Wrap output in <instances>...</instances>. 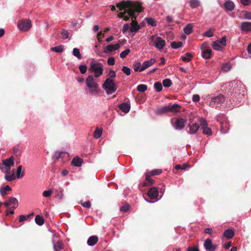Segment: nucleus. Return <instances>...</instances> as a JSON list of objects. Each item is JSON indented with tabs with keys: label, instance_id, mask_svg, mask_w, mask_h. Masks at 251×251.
Masks as SVG:
<instances>
[{
	"label": "nucleus",
	"instance_id": "obj_1",
	"mask_svg": "<svg viewBox=\"0 0 251 251\" xmlns=\"http://www.w3.org/2000/svg\"><path fill=\"white\" fill-rule=\"evenodd\" d=\"M117 7L121 11L118 13V17L126 21L131 18L133 24L130 26V31L134 34L136 33L140 28V26L135 21V13H140L142 10L140 3L129 1H122L117 4Z\"/></svg>",
	"mask_w": 251,
	"mask_h": 251
},
{
	"label": "nucleus",
	"instance_id": "obj_2",
	"mask_svg": "<svg viewBox=\"0 0 251 251\" xmlns=\"http://www.w3.org/2000/svg\"><path fill=\"white\" fill-rule=\"evenodd\" d=\"M228 88V91L226 93L225 97L222 95H219L217 96L212 98L210 101L211 106L217 107L218 105L222 103L225 100L227 102L229 101V103H233L234 105H239V103L237 102V100H241L245 95V88L241 85H237V87L232 88Z\"/></svg>",
	"mask_w": 251,
	"mask_h": 251
},
{
	"label": "nucleus",
	"instance_id": "obj_3",
	"mask_svg": "<svg viewBox=\"0 0 251 251\" xmlns=\"http://www.w3.org/2000/svg\"><path fill=\"white\" fill-rule=\"evenodd\" d=\"M96 78L92 75H89L85 79L86 87L88 92L91 95H96L99 93V84Z\"/></svg>",
	"mask_w": 251,
	"mask_h": 251
},
{
	"label": "nucleus",
	"instance_id": "obj_4",
	"mask_svg": "<svg viewBox=\"0 0 251 251\" xmlns=\"http://www.w3.org/2000/svg\"><path fill=\"white\" fill-rule=\"evenodd\" d=\"M89 71L93 74L92 75L94 78H99L103 74V65L101 63L96 61H92L90 62Z\"/></svg>",
	"mask_w": 251,
	"mask_h": 251
},
{
	"label": "nucleus",
	"instance_id": "obj_5",
	"mask_svg": "<svg viewBox=\"0 0 251 251\" xmlns=\"http://www.w3.org/2000/svg\"><path fill=\"white\" fill-rule=\"evenodd\" d=\"M150 45L155 47L157 50H162L165 46L166 42L161 37L156 36H151L150 38Z\"/></svg>",
	"mask_w": 251,
	"mask_h": 251
},
{
	"label": "nucleus",
	"instance_id": "obj_6",
	"mask_svg": "<svg viewBox=\"0 0 251 251\" xmlns=\"http://www.w3.org/2000/svg\"><path fill=\"white\" fill-rule=\"evenodd\" d=\"M102 88L108 95L112 94L117 90L114 82L109 78H107L102 85Z\"/></svg>",
	"mask_w": 251,
	"mask_h": 251
},
{
	"label": "nucleus",
	"instance_id": "obj_7",
	"mask_svg": "<svg viewBox=\"0 0 251 251\" xmlns=\"http://www.w3.org/2000/svg\"><path fill=\"white\" fill-rule=\"evenodd\" d=\"M216 120L221 125V131L222 133H226L229 130V124L227 122L226 116L222 114L218 115L216 117Z\"/></svg>",
	"mask_w": 251,
	"mask_h": 251
},
{
	"label": "nucleus",
	"instance_id": "obj_8",
	"mask_svg": "<svg viewBox=\"0 0 251 251\" xmlns=\"http://www.w3.org/2000/svg\"><path fill=\"white\" fill-rule=\"evenodd\" d=\"M199 122L202 129V133L208 136L212 134V132L210 127L208 126L207 122L204 118H201L199 120Z\"/></svg>",
	"mask_w": 251,
	"mask_h": 251
},
{
	"label": "nucleus",
	"instance_id": "obj_9",
	"mask_svg": "<svg viewBox=\"0 0 251 251\" xmlns=\"http://www.w3.org/2000/svg\"><path fill=\"white\" fill-rule=\"evenodd\" d=\"M3 172L4 174V178L7 181H11L16 179L15 170H11L10 167L4 168Z\"/></svg>",
	"mask_w": 251,
	"mask_h": 251
},
{
	"label": "nucleus",
	"instance_id": "obj_10",
	"mask_svg": "<svg viewBox=\"0 0 251 251\" xmlns=\"http://www.w3.org/2000/svg\"><path fill=\"white\" fill-rule=\"evenodd\" d=\"M120 48V44L117 43L116 44H110L103 48V52L107 54L112 55L114 54V51L118 50Z\"/></svg>",
	"mask_w": 251,
	"mask_h": 251
},
{
	"label": "nucleus",
	"instance_id": "obj_11",
	"mask_svg": "<svg viewBox=\"0 0 251 251\" xmlns=\"http://www.w3.org/2000/svg\"><path fill=\"white\" fill-rule=\"evenodd\" d=\"M32 24L30 20H21L18 24L19 29L22 31H26L29 30L31 27Z\"/></svg>",
	"mask_w": 251,
	"mask_h": 251
},
{
	"label": "nucleus",
	"instance_id": "obj_12",
	"mask_svg": "<svg viewBox=\"0 0 251 251\" xmlns=\"http://www.w3.org/2000/svg\"><path fill=\"white\" fill-rule=\"evenodd\" d=\"M3 204L6 207L11 206V207L12 208V209L10 211V214H13L14 213V209L18 205V201L14 197H11L9 198L8 201H5L3 203Z\"/></svg>",
	"mask_w": 251,
	"mask_h": 251
},
{
	"label": "nucleus",
	"instance_id": "obj_13",
	"mask_svg": "<svg viewBox=\"0 0 251 251\" xmlns=\"http://www.w3.org/2000/svg\"><path fill=\"white\" fill-rule=\"evenodd\" d=\"M172 123L173 126L176 130L182 129L185 125L186 121L182 118H178L175 120H172Z\"/></svg>",
	"mask_w": 251,
	"mask_h": 251
},
{
	"label": "nucleus",
	"instance_id": "obj_14",
	"mask_svg": "<svg viewBox=\"0 0 251 251\" xmlns=\"http://www.w3.org/2000/svg\"><path fill=\"white\" fill-rule=\"evenodd\" d=\"M188 127L189 128L188 133L190 134H194L197 132L200 128V126L196 123L190 122Z\"/></svg>",
	"mask_w": 251,
	"mask_h": 251
},
{
	"label": "nucleus",
	"instance_id": "obj_15",
	"mask_svg": "<svg viewBox=\"0 0 251 251\" xmlns=\"http://www.w3.org/2000/svg\"><path fill=\"white\" fill-rule=\"evenodd\" d=\"M204 247L208 251H214L217 247L216 245L212 244V241L210 239H206L205 240Z\"/></svg>",
	"mask_w": 251,
	"mask_h": 251
},
{
	"label": "nucleus",
	"instance_id": "obj_16",
	"mask_svg": "<svg viewBox=\"0 0 251 251\" xmlns=\"http://www.w3.org/2000/svg\"><path fill=\"white\" fill-rule=\"evenodd\" d=\"M148 196L151 200H156L158 196V191L156 188L152 187L148 192Z\"/></svg>",
	"mask_w": 251,
	"mask_h": 251
},
{
	"label": "nucleus",
	"instance_id": "obj_17",
	"mask_svg": "<svg viewBox=\"0 0 251 251\" xmlns=\"http://www.w3.org/2000/svg\"><path fill=\"white\" fill-rule=\"evenodd\" d=\"M2 164L5 166L4 168L11 167L14 166V157L11 156L9 158L2 161Z\"/></svg>",
	"mask_w": 251,
	"mask_h": 251
},
{
	"label": "nucleus",
	"instance_id": "obj_18",
	"mask_svg": "<svg viewBox=\"0 0 251 251\" xmlns=\"http://www.w3.org/2000/svg\"><path fill=\"white\" fill-rule=\"evenodd\" d=\"M156 61L154 58L151 59L148 61H146L142 64V70H145L149 67L152 66Z\"/></svg>",
	"mask_w": 251,
	"mask_h": 251
},
{
	"label": "nucleus",
	"instance_id": "obj_19",
	"mask_svg": "<svg viewBox=\"0 0 251 251\" xmlns=\"http://www.w3.org/2000/svg\"><path fill=\"white\" fill-rule=\"evenodd\" d=\"M224 6L226 10L231 11L235 8V4L233 1L228 0L225 2Z\"/></svg>",
	"mask_w": 251,
	"mask_h": 251
},
{
	"label": "nucleus",
	"instance_id": "obj_20",
	"mask_svg": "<svg viewBox=\"0 0 251 251\" xmlns=\"http://www.w3.org/2000/svg\"><path fill=\"white\" fill-rule=\"evenodd\" d=\"M241 29L242 31H251V22H245L242 23Z\"/></svg>",
	"mask_w": 251,
	"mask_h": 251
},
{
	"label": "nucleus",
	"instance_id": "obj_21",
	"mask_svg": "<svg viewBox=\"0 0 251 251\" xmlns=\"http://www.w3.org/2000/svg\"><path fill=\"white\" fill-rule=\"evenodd\" d=\"M99 239L97 236L93 235L90 236L87 240V244L89 246H94L98 241Z\"/></svg>",
	"mask_w": 251,
	"mask_h": 251
},
{
	"label": "nucleus",
	"instance_id": "obj_22",
	"mask_svg": "<svg viewBox=\"0 0 251 251\" xmlns=\"http://www.w3.org/2000/svg\"><path fill=\"white\" fill-rule=\"evenodd\" d=\"M120 109L124 113H128L130 109V105L127 103H122L119 106Z\"/></svg>",
	"mask_w": 251,
	"mask_h": 251
},
{
	"label": "nucleus",
	"instance_id": "obj_23",
	"mask_svg": "<svg viewBox=\"0 0 251 251\" xmlns=\"http://www.w3.org/2000/svg\"><path fill=\"white\" fill-rule=\"evenodd\" d=\"M169 108V111L173 112V113H177L179 111L180 106L176 103H174L173 105L169 104L168 105Z\"/></svg>",
	"mask_w": 251,
	"mask_h": 251
},
{
	"label": "nucleus",
	"instance_id": "obj_24",
	"mask_svg": "<svg viewBox=\"0 0 251 251\" xmlns=\"http://www.w3.org/2000/svg\"><path fill=\"white\" fill-rule=\"evenodd\" d=\"M212 53V50L209 49H203L202 51V57L203 58L208 59L210 58Z\"/></svg>",
	"mask_w": 251,
	"mask_h": 251
},
{
	"label": "nucleus",
	"instance_id": "obj_25",
	"mask_svg": "<svg viewBox=\"0 0 251 251\" xmlns=\"http://www.w3.org/2000/svg\"><path fill=\"white\" fill-rule=\"evenodd\" d=\"M82 162L83 160L81 158L76 156L73 159L72 163L74 166L80 167L81 166Z\"/></svg>",
	"mask_w": 251,
	"mask_h": 251
},
{
	"label": "nucleus",
	"instance_id": "obj_26",
	"mask_svg": "<svg viewBox=\"0 0 251 251\" xmlns=\"http://www.w3.org/2000/svg\"><path fill=\"white\" fill-rule=\"evenodd\" d=\"M24 176V172L23 170V166L22 165L19 166L16 170V178L19 179L23 177Z\"/></svg>",
	"mask_w": 251,
	"mask_h": 251
},
{
	"label": "nucleus",
	"instance_id": "obj_27",
	"mask_svg": "<svg viewBox=\"0 0 251 251\" xmlns=\"http://www.w3.org/2000/svg\"><path fill=\"white\" fill-rule=\"evenodd\" d=\"M169 108L168 107V105L165 106L164 107L157 109L155 111V113L157 115H160L167 113L169 112Z\"/></svg>",
	"mask_w": 251,
	"mask_h": 251
},
{
	"label": "nucleus",
	"instance_id": "obj_28",
	"mask_svg": "<svg viewBox=\"0 0 251 251\" xmlns=\"http://www.w3.org/2000/svg\"><path fill=\"white\" fill-rule=\"evenodd\" d=\"M64 244L62 241H58L56 243H53V249L54 251H59L60 250L63 249Z\"/></svg>",
	"mask_w": 251,
	"mask_h": 251
},
{
	"label": "nucleus",
	"instance_id": "obj_29",
	"mask_svg": "<svg viewBox=\"0 0 251 251\" xmlns=\"http://www.w3.org/2000/svg\"><path fill=\"white\" fill-rule=\"evenodd\" d=\"M223 235L227 239H231L234 235V232L231 229H226Z\"/></svg>",
	"mask_w": 251,
	"mask_h": 251
},
{
	"label": "nucleus",
	"instance_id": "obj_30",
	"mask_svg": "<svg viewBox=\"0 0 251 251\" xmlns=\"http://www.w3.org/2000/svg\"><path fill=\"white\" fill-rule=\"evenodd\" d=\"M212 46L213 48L218 51H222L223 50V46H222L219 42L214 41L212 43Z\"/></svg>",
	"mask_w": 251,
	"mask_h": 251
},
{
	"label": "nucleus",
	"instance_id": "obj_31",
	"mask_svg": "<svg viewBox=\"0 0 251 251\" xmlns=\"http://www.w3.org/2000/svg\"><path fill=\"white\" fill-rule=\"evenodd\" d=\"M193 25L192 24L187 25L183 28V31L186 34L189 35L192 32Z\"/></svg>",
	"mask_w": 251,
	"mask_h": 251
},
{
	"label": "nucleus",
	"instance_id": "obj_32",
	"mask_svg": "<svg viewBox=\"0 0 251 251\" xmlns=\"http://www.w3.org/2000/svg\"><path fill=\"white\" fill-rule=\"evenodd\" d=\"M35 222L37 225L42 226L44 223V220L42 217L38 215L35 218Z\"/></svg>",
	"mask_w": 251,
	"mask_h": 251
},
{
	"label": "nucleus",
	"instance_id": "obj_33",
	"mask_svg": "<svg viewBox=\"0 0 251 251\" xmlns=\"http://www.w3.org/2000/svg\"><path fill=\"white\" fill-rule=\"evenodd\" d=\"M11 189L9 185H6L4 187H1L0 188V193L3 196L7 194V192L10 191Z\"/></svg>",
	"mask_w": 251,
	"mask_h": 251
},
{
	"label": "nucleus",
	"instance_id": "obj_34",
	"mask_svg": "<svg viewBox=\"0 0 251 251\" xmlns=\"http://www.w3.org/2000/svg\"><path fill=\"white\" fill-rule=\"evenodd\" d=\"M189 3L192 8H197L200 4V1L199 0H190Z\"/></svg>",
	"mask_w": 251,
	"mask_h": 251
},
{
	"label": "nucleus",
	"instance_id": "obj_35",
	"mask_svg": "<svg viewBox=\"0 0 251 251\" xmlns=\"http://www.w3.org/2000/svg\"><path fill=\"white\" fill-rule=\"evenodd\" d=\"M64 50V47L63 45H59L58 46L54 47L51 48V50L53 51L60 53L62 52Z\"/></svg>",
	"mask_w": 251,
	"mask_h": 251
},
{
	"label": "nucleus",
	"instance_id": "obj_36",
	"mask_svg": "<svg viewBox=\"0 0 251 251\" xmlns=\"http://www.w3.org/2000/svg\"><path fill=\"white\" fill-rule=\"evenodd\" d=\"M146 21L149 25L152 26H155L157 25L156 22L152 18H146Z\"/></svg>",
	"mask_w": 251,
	"mask_h": 251
},
{
	"label": "nucleus",
	"instance_id": "obj_37",
	"mask_svg": "<svg viewBox=\"0 0 251 251\" xmlns=\"http://www.w3.org/2000/svg\"><path fill=\"white\" fill-rule=\"evenodd\" d=\"M73 54L78 59H80L82 57L79 50L77 48H74L73 49Z\"/></svg>",
	"mask_w": 251,
	"mask_h": 251
},
{
	"label": "nucleus",
	"instance_id": "obj_38",
	"mask_svg": "<svg viewBox=\"0 0 251 251\" xmlns=\"http://www.w3.org/2000/svg\"><path fill=\"white\" fill-rule=\"evenodd\" d=\"M192 57V54L189 52H187L185 54V56L181 57V59L184 62H189L191 60Z\"/></svg>",
	"mask_w": 251,
	"mask_h": 251
},
{
	"label": "nucleus",
	"instance_id": "obj_39",
	"mask_svg": "<svg viewBox=\"0 0 251 251\" xmlns=\"http://www.w3.org/2000/svg\"><path fill=\"white\" fill-rule=\"evenodd\" d=\"M182 46V43L181 42H173L171 44V46L173 49H177L180 47H181Z\"/></svg>",
	"mask_w": 251,
	"mask_h": 251
},
{
	"label": "nucleus",
	"instance_id": "obj_40",
	"mask_svg": "<svg viewBox=\"0 0 251 251\" xmlns=\"http://www.w3.org/2000/svg\"><path fill=\"white\" fill-rule=\"evenodd\" d=\"M102 130L97 128L94 133V137L96 139H98L100 137L102 134Z\"/></svg>",
	"mask_w": 251,
	"mask_h": 251
},
{
	"label": "nucleus",
	"instance_id": "obj_41",
	"mask_svg": "<svg viewBox=\"0 0 251 251\" xmlns=\"http://www.w3.org/2000/svg\"><path fill=\"white\" fill-rule=\"evenodd\" d=\"M154 88L157 92H160L162 90V84L160 82H155Z\"/></svg>",
	"mask_w": 251,
	"mask_h": 251
},
{
	"label": "nucleus",
	"instance_id": "obj_42",
	"mask_svg": "<svg viewBox=\"0 0 251 251\" xmlns=\"http://www.w3.org/2000/svg\"><path fill=\"white\" fill-rule=\"evenodd\" d=\"M147 89V86L145 84H139L137 87V90L140 92H144Z\"/></svg>",
	"mask_w": 251,
	"mask_h": 251
},
{
	"label": "nucleus",
	"instance_id": "obj_43",
	"mask_svg": "<svg viewBox=\"0 0 251 251\" xmlns=\"http://www.w3.org/2000/svg\"><path fill=\"white\" fill-rule=\"evenodd\" d=\"M162 84L164 87L169 88L171 86L172 83L170 79H165L163 80Z\"/></svg>",
	"mask_w": 251,
	"mask_h": 251
},
{
	"label": "nucleus",
	"instance_id": "obj_44",
	"mask_svg": "<svg viewBox=\"0 0 251 251\" xmlns=\"http://www.w3.org/2000/svg\"><path fill=\"white\" fill-rule=\"evenodd\" d=\"M130 51V50L128 49L125 50L121 52L120 54V57L122 59L125 58L129 53Z\"/></svg>",
	"mask_w": 251,
	"mask_h": 251
},
{
	"label": "nucleus",
	"instance_id": "obj_45",
	"mask_svg": "<svg viewBox=\"0 0 251 251\" xmlns=\"http://www.w3.org/2000/svg\"><path fill=\"white\" fill-rule=\"evenodd\" d=\"M231 68V66L229 63H226L222 65V69L225 72H227L229 71Z\"/></svg>",
	"mask_w": 251,
	"mask_h": 251
},
{
	"label": "nucleus",
	"instance_id": "obj_46",
	"mask_svg": "<svg viewBox=\"0 0 251 251\" xmlns=\"http://www.w3.org/2000/svg\"><path fill=\"white\" fill-rule=\"evenodd\" d=\"M142 65L140 63L138 62L134 65V70L135 72H142L144 70H142Z\"/></svg>",
	"mask_w": 251,
	"mask_h": 251
},
{
	"label": "nucleus",
	"instance_id": "obj_47",
	"mask_svg": "<svg viewBox=\"0 0 251 251\" xmlns=\"http://www.w3.org/2000/svg\"><path fill=\"white\" fill-rule=\"evenodd\" d=\"M122 70L127 75H129L131 74L130 69L126 66L123 67Z\"/></svg>",
	"mask_w": 251,
	"mask_h": 251
},
{
	"label": "nucleus",
	"instance_id": "obj_48",
	"mask_svg": "<svg viewBox=\"0 0 251 251\" xmlns=\"http://www.w3.org/2000/svg\"><path fill=\"white\" fill-rule=\"evenodd\" d=\"M203 36L207 37H211L213 36V31L211 29H209L203 34Z\"/></svg>",
	"mask_w": 251,
	"mask_h": 251
},
{
	"label": "nucleus",
	"instance_id": "obj_49",
	"mask_svg": "<svg viewBox=\"0 0 251 251\" xmlns=\"http://www.w3.org/2000/svg\"><path fill=\"white\" fill-rule=\"evenodd\" d=\"M129 208V205L128 204L126 203L124 204L121 207H120V210L121 211L126 212L128 210Z\"/></svg>",
	"mask_w": 251,
	"mask_h": 251
},
{
	"label": "nucleus",
	"instance_id": "obj_50",
	"mask_svg": "<svg viewBox=\"0 0 251 251\" xmlns=\"http://www.w3.org/2000/svg\"><path fill=\"white\" fill-rule=\"evenodd\" d=\"M79 69L81 74H84L87 71V67L85 65H80Z\"/></svg>",
	"mask_w": 251,
	"mask_h": 251
},
{
	"label": "nucleus",
	"instance_id": "obj_51",
	"mask_svg": "<svg viewBox=\"0 0 251 251\" xmlns=\"http://www.w3.org/2000/svg\"><path fill=\"white\" fill-rule=\"evenodd\" d=\"M52 193V191L51 190H48L43 191L42 193V195L43 197L48 198L50 197Z\"/></svg>",
	"mask_w": 251,
	"mask_h": 251
},
{
	"label": "nucleus",
	"instance_id": "obj_52",
	"mask_svg": "<svg viewBox=\"0 0 251 251\" xmlns=\"http://www.w3.org/2000/svg\"><path fill=\"white\" fill-rule=\"evenodd\" d=\"M30 215H20L19 218V221L20 222H23L26 220H27L30 217Z\"/></svg>",
	"mask_w": 251,
	"mask_h": 251
},
{
	"label": "nucleus",
	"instance_id": "obj_53",
	"mask_svg": "<svg viewBox=\"0 0 251 251\" xmlns=\"http://www.w3.org/2000/svg\"><path fill=\"white\" fill-rule=\"evenodd\" d=\"M107 63L109 66H113L115 63V58L113 57H110L108 58Z\"/></svg>",
	"mask_w": 251,
	"mask_h": 251
},
{
	"label": "nucleus",
	"instance_id": "obj_54",
	"mask_svg": "<svg viewBox=\"0 0 251 251\" xmlns=\"http://www.w3.org/2000/svg\"><path fill=\"white\" fill-rule=\"evenodd\" d=\"M162 173L161 169H155L151 171L150 174L151 176L158 175Z\"/></svg>",
	"mask_w": 251,
	"mask_h": 251
},
{
	"label": "nucleus",
	"instance_id": "obj_55",
	"mask_svg": "<svg viewBox=\"0 0 251 251\" xmlns=\"http://www.w3.org/2000/svg\"><path fill=\"white\" fill-rule=\"evenodd\" d=\"M220 44L223 46H225L226 45V38L225 36L223 37L220 40H218Z\"/></svg>",
	"mask_w": 251,
	"mask_h": 251
},
{
	"label": "nucleus",
	"instance_id": "obj_56",
	"mask_svg": "<svg viewBox=\"0 0 251 251\" xmlns=\"http://www.w3.org/2000/svg\"><path fill=\"white\" fill-rule=\"evenodd\" d=\"M61 35L64 39H67L69 38V32L67 30H63L61 32Z\"/></svg>",
	"mask_w": 251,
	"mask_h": 251
},
{
	"label": "nucleus",
	"instance_id": "obj_57",
	"mask_svg": "<svg viewBox=\"0 0 251 251\" xmlns=\"http://www.w3.org/2000/svg\"><path fill=\"white\" fill-rule=\"evenodd\" d=\"M108 75L110 78H114L116 76V72L113 70H110Z\"/></svg>",
	"mask_w": 251,
	"mask_h": 251
},
{
	"label": "nucleus",
	"instance_id": "obj_58",
	"mask_svg": "<svg viewBox=\"0 0 251 251\" xmlns=\"http://www.w3.org/2000/svg\"><path fill=\"white\" fill-rule=\"evenodd\" d=\"M129 28H130V26H129V25L128 24H125L123 26V29H122L123 33H126V31H127V30L128 29H129Z\"/></svg>",
	"mask_w": 251,
	"mask_h": 251
},
{
	"label": "nucleus",
	"instance_id": "obj_59",
	"mask_svg": "<svg viewBox=\"0 0 251 251\" xmlns=\"http://www.w3.org/2000/svg\"><path fill=\"white\" fill-rule=\"evenodd\" d=\"M151 176V175L150 173H147L146 174V180L147 181H149V182L150 183L152 184L153 182V180H152V179H151L150 178Z\"/></svg>",
	"mask_w": 251,
	"mask_h": 251
},
{
	"label": "nucleus",
	"instance_id": "obj_60",
	"mask_svg": "<svg viewBox=\"0 0 251 251\" xmlns=\"http://www.w3.org/2000/svg\"><path fill=\"white\" fill-rule=\"evenodd\" d=\"M187 251H200L197 246L189 247L187 248Z\"/></svg>",
	"mask_w": 251,
	"mask_h": 251
},
{
	"label": "nucleus",
	"instance_id": "obj_61",
	"mask_svg": "<svg viewBox=\"0 0 251 251\" xmlns=\"http://www.w3.org/2000/svg\"><path fill=\"white\" fill-rule=\"evenodd\" d=\"M82 206L87 208H90L91 207V204L89 201H87L84 202V203L81 204Z\"/></svg>",
	"mask_w": 251,
	"mask_h": 251
},
{
	"label": "nucleus",
	"instance_id": "obj_62",
	"mask_svg": "<svg viewBox=\"0 0 251 251\" xmlns=\"http://www.w3.org/2000/svg\"><path fill=\"white\" fill-rule=\"evenodd\" d=\"M200 100V97L199 95L195 94L192 97V100L194 102H197L199 101Z\"/></svg>",
	"mask_w": 251,
	"mask_h": 251
},
{
	"label": "nucleus",
	"instance_id": "obj_63",
	"mask_svg": "<svg viewBox=\"0 0 251 251\" xmlns=\"http://www.w3.org/2000/svg\"><path fill=\"white\" fill-rule=\"evenodd\" d=\"M241 3L244 6H247L251 4L250 0H241Z\"/></svg>",
	"mask_w": 251,
	"mask_h": 251
},
{
	"label": "nucleus",
	"instance_id": "obj_64",
	"mask_svg": "<svg viewBox=\"0 0 251 251\" xmlns=\"http://www.w3.org/2000/svg\"><path fill=\"white\" fill-rule=\"evenodd\" d=\"M245 18L246 19L251 20V12H246L245 14Z\"/></svg>",
	"mask_w": 251,
	"mask_h": 251
}]
</instances>
